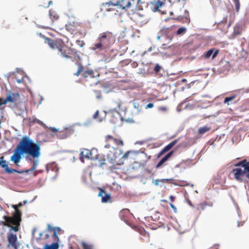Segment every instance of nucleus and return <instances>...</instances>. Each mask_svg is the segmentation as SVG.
I'll return each instance as SVG.
<instances>
[{
	"label": "nucleus",
	"instance_id": "obj_1",
	"mask_svg": "<svg viewBox=\"0 0 249 249\" xmlns=\"http://www.w3.org/2000/svg\"><path fill=\"white\" fill-rule=\"evenodd\" d=\"M40 154V144L38 143H34L32 140L26 136L22 138L14 150L10 160L18 165L20 161L22 155L27 154L36 159L38 158Z\"/></svg>",
	"mask_w": 249,
	"mask_h": 249
},
{
	"label": "nucleus",
	"instance_id": "obj_2",
	"mask_svg": "<svg viewBox=\"0 0 249 249\" xmlns=\"http://www.w3.org/2000/svg\"><path fill=\"white\" fill-rule=\"evenodd\" d=\"M22 206L21 202L18 203V205H13V208H14L15 212L12 216H7L4 215L3 219L5 222L2 221V223L4 226H8L11 228V230L14 231H18L20 229V222L21 221V213L18 209V208Z\"/></svg>",
	"mask_w": 249,
	"mask_h": 249
},
{
	"label": "nucleus",
	"instance_id": "obj_3",
	"mask_svg": "<svg viewBox=\"0 0 249 249\" xmlns=\"http://www.w3.org/2000/svg\"><path fill=\"white\" fill-rule=\"evenodd\" d=\"M98 42L94 43L92 47L93 51H103L109 48L114 42V37L110 32H104L100 34L98 38Z\"/></svg>",
	"mask_w": 249,
	"mask_h": 249
},
{
	"label": "nucleus",
	"instance_id": "obj_4",
	"mask_svg": "<svg viewBox=\"0 0 249 249\" xmlns=\"http://www.w3.org/2000/svg\"><path fill=\"white\" fill-rule=\"evenodd\" d=\"M235 166H242L244 169L237 168L232 170L235 178L238 181H242V178L246 177L249 179V162L244 160L235 164Z\"/></svg>",
	"mask_w": 249,
	"mask_h": 249
},
{
	"label": "nucleus",
	"instance_id": "obj_5",
	"mask_svg": "<svg viewBox=\"0 0 249 249\" xmlns=\"http://www.w3.org/2000/svg\"><path fill=\"white\" fill-rule=\"evenodd\" d=\"M19 99L20 95L18 92H9L4 100L0 97V107L2 105L6 104L8 102L16 103Z\"/></svg>",
	"mask_w": 249,
	"mask_h": 249
},
{
	"label": "nucleus",
	"instance_id": "obj_6",
	"mask_svg": "<svg viewBox=\"0 0 249 249\" xmlns=\"http://www.w3.org/2000/svg\"><path fill=\"white\" fill-rule=\"evenodd\" d=\"M10 230H11V229ZM11 231L13 230H9V233L7 234V239L8 241L7 247L10 248V247H12L14 249H18L19 247V243L18 242L17 236L16 234L11 232Z\"/></svg>",
	"mask_w": 249,
	"mask_h": 249
},
{
	"label": "nucleus",
	"instance_id": "obj_7",
	"mask_svg": "<svg viewBox=\"0 0 249 249\" xmlns=\"http://www.w3.org/2000/svg\"><path fill=\"white\" fill-rule=\"evenodd\" d=\"M3 157H2L0 158V166H1L2 168H4L5 171L8 173V174H11L14 172H17L19 174H22L24 171H18L17 170L13 169L11 168H9L8 167V164L7 163V161L5 160H3Z\"/></svg>",
	"mask_w": 249,
	"mask_h": 249
},
{
	"label": "nucleus",
	"instance_id": "obj_8",
	"mask_svg": "<svg viewBox=\"0 0 249 249\" xmlns=\"http://www.w3.org/2000/svg\"><path fill=\"white\" fill-rule=\"evenodd\" d=\"M98 196L102 197V202L103 203L107 202L111 198L110 194H107L102 189H100Z\"/></svg>",
	"mask_w": 249,
	"mask_h": 249
},
{
	"label": "nucleus",
	"instance_id": "obj_9",
	"mask_svg": "<svg viewBox=\"0 0 249 249\" xmlns=\"http://www.w3.org/2000/svg\"><path fill=\"white\" fill-rule=\"evenodd\" d=\"M242 28L239 24H236L233 29V32L232 35L230 37V38H234L237 36L240 35L241 34Z\"/></svg>",
	"mask_w": 249,
	"mask_h": 249
},
{
	"label": "nucleus",
	"instance_id": "obj_10",
	"mask_svg": "<svg viewBox=\"0 0 249 249\" xmlns=\"http://www.w3.org/2000/svg\"><path fill=\"white\" fill-rule=\"evenodd\" d=\"M173 151H170L163 157L156 165V168H160L165 162H166L173 155Z\"/></svg>",
	"mask_w": 249,
	"mask_h": 249
},
{
	"label": "nucleus",
	"instance_id": "obj_11",
	"mask_svg": "<svg viewBox=\"0 0 249 249\" xmlns=\"http://www.w3.org/2000/svg\"><path fill=\"white\" fill-rule=\"evenodd\" d=\"M46 170L48 173L50 171H54L56 173V176L57 175L58 169L57 167L56 164L55 162L49 163L46 165Z\"/></svg>",
	"mask_w": 249,
	"mask_h": 249
},
{
	"label": "nucleus",
	"instance_id": "obj_12",
	"mask_svg": "<svg viewBox=\"0 0 249 249\" xmlns=\"http://www.w3.org/2000/svg\"><path fill=\"white\" fill-rule=\"evenodd\" d=\"M185 12L187 13V15H186L184 17L180 16L177 18H175L174 19L181 21L183 23H189L190 22V19L189 18V12L187 10H185Z\"/></svg>",
	"mask_w": 249,
	"mask_h": 249
},
{
	"label": "nucleus",
	"instance_id": "obj_13",
	"mask_svg": "<svg viewBox=\"0 0 249 249\" xmlns=\"http://www.w3.org/2000/svg\"><path fill=\"white\" fill-rule=\"evenodd\" d=\"M218 52V50H216L214 53H213V50L210 49L206 52L204 54V55L206 58H209L212 55V59H213L217 55Z\"/></svg>",
	"mask_w": 249,
	"mask_h": 249
},
{
	"label": "nucleus",
	"instance_id": "obj_14",
	"mask_svg": "<svg viewBox=\"0 0 249 249\" xmlns=\"http://www.w3.org/2000/svg\"><path fill=\"white\" fill-rule=\"evenodd\" d=\"M80 155V158H86L90 159V157H92L91 150H89V149H85L84 151L81 152Z\"/></svg>",
	"mask_w": 249,
	"mask_h": 249
},
{
	"label": "nucleus",
	"instance_id": "obj_15",
	"mask_svg": "<svg viewBox=\"0 0 249 249\" xmlns=\"http://www.w3.org/2000/svg\"><path fill=\"white\" fill-rule=\"evenodd\" d=\"M58 243L57 242H56L53 243L51 245L46 244L44 247L43 249H58Z\"/></svg>",
	"mask_w": 249,
	"mask_h": 249
},
{
	"label": "nucleus",
	"instance_id": "obj_16",
	"mask_svg": "<svg viewBox=\"0 0 249 249\" xmlns=\"http://www.w3.org/2000/svg\"><path fill=\"white\" fill-rule=\"evenodd\" d=\"M221 65L222 66V67H224V69L222 70V71L224 72L225 71H228L230 70L231 65L229 63V62L227 61H222L221 63Z\"/></svg>",
	"mask_w": 249,
	"mask_h": 249
},
{
	"label": "nucleus",
	"instance_id": "obj_17",
	"mask_svg": "<svg viewBox=\"0 0 249 249\" xmlns=\"http://www.w3.org/2000/svg\"><path fill=\"white\" fill-rule=\"evenodd\" d=\"M37 165H38V161L37 160H34L33 161V166H32V168H31L30 169H29L28 170H26L24 171V172L22 173H23L24 172L25 173H28L29 172H31V171H34L36 169ZM22 171H23V170Z\"/></svg>",
	"mask_w": 249,
	"mask_h": 249
},
{
	"label": "nucleus",
	"instance_id": "obj_18",
	"mask_svg": "<svg viewBox=\"0 0 249 249\" xmlns=\"http://www.w3.org/2000/svg\"><path fill=\"white\" fill-rule=\"evenodd\" d=\"M37 165H38V161L37 160H34L33 161V166H32V168H31L30 169H29L28 170H26L24 171V172L22 173H23L24 172L25 173H28L29 172H31V171H34L36 169ZM22 171H23V170Z\"/></svg>",
	"mask_w": 249,
	"mask_h": 249
},
{
	"label": "nucleus",
	"instance_id": "obj_19",
	"mask_svg": "<svg viewBox=\"0 0 249 249\" xmlns=\"http://www.w3.org/2000/svg\"><path fill=\"white\" fill-rule=\"evenodd\" d=\"M45 39H46L45 42L46 43H47L51 48H52L53 49H54L55 48V46L56 44L54 42L53 40H52V39L49 38L48 37H46Z\"/></svg>",
	"mask_w": 249,
	"mask_h": 249
},
{
	"label": "nucleus",
	"instance_id": "obj_20",
	"mask_svg": "<svg viewBox=\"0 0 249 249\" xmlns=\"http://www.w3.org/2000/svg\"><path fill=\"white\" fill-rule=\"evenodd\" d=\"M210 129V128L207 126L201 127L198 129V133L199 134L202 135L208 131Z\"/></svg>",
	"mask_w": 249,
	"mask_h": 249
},
{
	"label": "nucleus",
	"instance_id": "obj_21",
	"mask_svg": "<svg viewBox=\"0 0 249 249\" xmlns=\"http://www.w3.org/2000/svg\"><path fill=\"white\" fill-rule=\"evenodd\" d=\"M177 142H178V140H175L172 141V142H171L170 143H169L168 145H167L165 147V150L169 151L170 149L172 148V147L173 146H174L177 143Z\"/></svg>",
	"mask_w": 249,
	"mask_h": 249
},
{
	"label": "nucleus",
	"instance_id": "obj_22",
	"mask_svg": "<svg viewBox=\"0 0 249 249\" xmlns=\"http://www.w3.org/2000/svg\"><path fill=\"white\" fill-rule=\"evenodd\" d=\"M92 157H90L91 160H94L97 158L98 152L96 149L93 148L91 150Z\"/></svg>",
	"mask_w": 249,
	"mask_h": 249
},
{
	"label": "nucleus",
	"instance_id": "obj_23",
	"mask_svg": "<svg viewBox=\"0 0 249 249\" xmlns=\"http://www.w3.org/2000/svg\"><path fill=\"white\" fill-rule=\"evenodd\" d=\"M232 1H233V2L234 3L236 11L238 12L240 10V4L239 0H232Z\"/></svg>",
	"mask_w": 249,
	"mask_h": 249
},
{
	"label": "nucleus",
	"instance_id": "obj_24",
	"mask_svg": "<svg viewBox=\"0 0 249 249\" xmlns=\"http://www.w3.org/2000/svg\"><path fill=\"white\" fill-rule=\"evenodd\" d=\"M161 68V67L159 64H156L154 69L155 73L158 74Z\"/></svg>",
	"mask_w": 249,
	"mask_h": 249
},
{
	"label": "nucleus",
	"instance_id": "obj_25",
	"mask_svg": "<svg viewBox=\"0 0 249 249\" xmlns=\"http://www.w3.org/2000/svg\"><path fill=\"white\" fill-rule=\"evenodd\" d=\"M235 97H236V96L234 95V96H232L231 97H226L224 101V103H227L228 105H229V102L233 100L235 98Z\"/></svg>",
	"mask_w": 249,
	"mask_h": 249
},
{
	"label": "nucleus",
	"instance_id": "obj_26",
	"mask_svg": "<svg viewBox=\"0 0 249 249\" xmlns=\"http://www.w3.org/2000/svg\"><path fill=\"white\" fill-rule=\"evenodd\" d=\"M186 31V29L184 27H181L179 28L177 31V35H181L182 34H184Z\"/></svg>",
	"mask_w": 249,
	"mask_h": 249
},
{
	"label": "nucleus",
	"instance_id": "obj_27",
	"mask_svg": "<svg viewBox=\"0 0 249 249\" xmlns=\"http://www.w3.org/2000/svg\"><path fill=\"white\" fill-rule=\"evenodd\" d=\"M83 67L81 65H79L77 71L74 74L75 75L78 76L80 72L82 71Z\"/></svg>",
	"mask_w": 249,
	"mask_h": 249
},
{
	"label": "nucleus",
	"instance_id": "obj_28",
	"mask_svg": "<svg viewBox=\"0 0 249 249\" xmlns=\"http://www.w3.org/2000/svg\"><path fill=\"white\" fill-rule=\"evenodd\" d=\"M82 246L84 249H92V246L88 245L85 243H82Z\"/></svg>",
	"mask_w": 249,
	"mask_h": 249
},
{
	"label": "nucleus",
	"instance_id": "obj_29",
	"mask_svg": "<svg viewBox=\"0 0 249 249\" xmlns=\"http://www.w3.org/2000/svg\"><path fill=\"white\" fill-rule=\"evenodd\" d=\"M114 142H115L118 145H123V142L122 140H119L116 139H113V141Z\"/></svg>",
	"mask_w": 249,
	"mask_h": 249
},
{
	"label": "nucleus",
	"instance_id": "obj_30",
	"mask_svg": "<svg viewBox=\"0 0 249 249\" xmlns=\"http://www.w3.org/2000/svg\"><path fill=\"white\" fill-rule=\"evenodd\" d=\"M155 4L156 5V7L158 8H160L163 5V3L160 0L156 1Z\"/></svg>",
	"mask_w": 249,
	"mask_h": 249
},
{
	"label": "nucleus",
	"instance_id": "obj_31",
	"mask_svg": "<svg viewBox=\"0 0 249 249\" xmlns=\"http://www.w3.org/2000/svg\"><path fill=\"white\" fill-rule=\"evenodd\" d=\"M58 137L60 139H65L68 137V134L65 132H63L59 134Z\"/></svg>",
	"mask_w": 249,
	"mask_h": 249
},
{
	"label": "nucleus",
	"instance_id": "obj_32",
	"mask_svg": "<svg viewBox=\"0 0 249 249\" xmlns=\"http://www.w3.org/2000/svg\"><path fill=\"white\" fill-rule=\"evenodd\" d=\"M151 9L153 12H157L159 10V8L156 7V5L155 3L152 4Z\"/></svg>",
	"mask_w": 249,
	"mask_h": 249
},
{
	"label": "nucleus",
	"instance_id": "obj_33",
	"mask_svg": "<svg viewBox=\"0 0 249 249\" xmlns=\"http://www.w3.org/2000/svg\"><path fill=\"white\" fill-rule=\"evenodd\" d=\"M49 15H50V17L51 18H52L53 19L56 20L58 18V17L56 15L54 16H53L52 13L51 12V11H49Z\"/></svg>",
	"mask_w": 249,
	"mask_h": 249
},
{
	"label": "nucleus",
	"instance_id": "obj_34",
	"mask_svg": "<svg viewBox=\"0 0 249 249\" xmlns=\"http://www.w3.org/2000/svg\"><path fill=\"white\" fill-rule=\"evenodd\" d=\"M92 71H90V70H89V71H85V72H84V73H83V76H84V77H87L88 75H89V74H91V72H92Z\"/></svg>",
	"mask_w": 249,
	"mask_h": 249
},
{
	"label": "nucleus",
	"instance_id": "obj_35",
	"mask_svg": "<svg viewBox=\"0 0 249 249\" xmlns=\"http://www.w3.org/2000/svg\"><path fill=\"white\" fill-rule=\"evenodd\" d=\"M168 49L171 50L173 53L175 51L176 46L175 45H171L169 46Z\"/></svg>",
	"mask_w": 249,
	"mask_h": 249
},
{
	"label": "nucleus",
	"instance_id": "obj_36",
	"mask_svg": "<svg viewBox=\"0 0 249 249\" xmlns=\"http://www.w3.org/2000/svg\"><path fill=\"white\" fill-rule=\"evenodd\" d=\"M130 6H131V2L130 1H128L126 5L124 6H122V9H125V8H129L130 7Z\"/></svg>",
	"mask_w": 249,
	"mask_h": 249
},
{
	"label": "nucleus",
	"instance_id": "obj_37",
	"mask_svg": "<svg viewBox=\"0 0 249 249\" xmlns=\"http://www.w3.org/2000/svg\"><path fill=\"white\" fill-rule=\"evenodd\" d=\"M153 107H154L153 104L150 103L146 105V108H152Z\"/></svg>",
	"mask_w": 249,
	"mask_h": 249
},
{
	"label": "nucleus",
	"instance_id": "obj_38",
	"mask_svg": "<svg viewBox=\"0 0 249 249\" xmlns=\"http://www.w3.org/2000/svg\"><path fill=\"white\" fill-rule=\"evenodd\" d=\"M36 122L39 124L44 126L45 124H44L43 122L40 120H39L38 119H36Z\"/></svg>",
	"mask_w": 249,
	"mask_h": 249
},
{
	"label": "nucleus",
	"instance_id": "obj_39",
	"mask_svg": "<svg viewBox=\"0 0 249 249\" xmlns=\"http://www.w3.org/2000/svg\"><path fill=\"white\" fill-rule=\"evenodd\" d=\"M113 138L110 136V135H108L106 137V141H110V140H112L113 141Z\"/></svg>",
	"mask_w": 249,
	"mask_h": 249
},
{
	"label": "nucleus",
	"instance_id": "obj_40",
	"mask_svg": "<svg viewBox=\"0 0 249 249\" xmlns=\"http://www.w3.org/2000/svg\"><path fill=\"white\" fill-rule=\"evenodd\" d=\"M130 152L129 151H128L126 153H125L122 157V158L124 159H125L126 158H127L128 156V155L129 154Z\"/></svg>",
	"mask_w": 249,
	"mask_h": 249
},
{
	"label": "nucleus",
	"instance_id": "obj_41",
	"mask_svg": "<svg viewBox=\"0 0 249 249\" xmlns=\"http://www.w3.org/2000/svg\"><path fill=\"white\" fill-rule=\"evenodd\" d=\"M184 103H181V104H180L177 107V110L178 111H180L181 110V107H182V106L183 105Z\"/></svg>",
	"mask_w": 249,
	"mask_h": 249
},
{
	"label": "nucleus",
	"instance_id": "obj_42",
	"mask_svg": "<svg viewBox=\"0 0 249 249\" xmlns=\"http://www.w3.org/2000/svg\"><path fill=\"white\" fill-rule=\"evenodd\" d=\"M57 233H56V230L55 231H53V236L56 238H57L58 240V237L57 236Z\"/></svg>",
	"mask_w": 249,
	"mask_h": 249
},
{
	"label": "nucleus",
	"instance_id": "obj_43",
	"mask_svg": "<svg viewBox=\"0 0 249 249\" xmlns=\"http://www.w3.org/2000/svg\"><path fill=\"white\" fill-rule=\"evenodd\" d=\"M159 109L162 111H166L167 109L165 107H159Z\"/></svg>",
	"mask_w": 249,
	"mask_h": 249
},
{
	"label": "nucleus",
	"instance_id": "obj_44",
	"mask_svg": "<svg viewBox=\"0 0 249 249\" xmlns=\"http://www.w3.org/2000/svg\"><path fill=\"white\" fill-rule=\"evenodd\" d=\"M98 113H99L98 111H97L95 113V114L93 115V118L94 119L96 118V117H97V116H98Z\"/></svg>",
	"mask_w": 249,
	"mask_h": 249
},
{
	"label": "nucleus",
	"instance_id": "obj_45",
	"mask_svg": "<svg viewBox=\"0 0 249 249\" xmlns=\"http://www.w3.org/2000/svg\"><path fill=\"white\" fill-rule=\"evenodd\" d=\"M170 206L173 208V209L174 210L175 212H176L177 211V208L173 204H170Z\"/></svg>",
	"mask_w": 249,
	"mask_h": 249
},
{
	"label": "nucleus",
	"instance_id": "obj_46",
	"mask_svg": "<svg viewBox=\"0 0 249 249\" xmlns=\"http://www.w3.org/2000/svg\"><path fill=\"white\" fill-rule=\"evenodd\" d=\"M50 129L53 132H55L57 131V129L56 128H55V127H50Z\"/></svg>",
	"mask_w": 249,
	"mask_h": 249
},
{
	"label": "nucleus",
	"instance_id": "obj_47",
	"mask_svg": "<svg viewBox=\"0 0 249 249\" xmlns=\"http://www.w3.org/2000/svg\"><path fill=\"white\" fill-rule=\"evenodd\" d=\"M56 231V233L60 231V228L59 227H56L53 229V231Z\"/></svg>",
	"mask_w": 249,
	"mask_h": 249
},
{
	"label": "nucleus",
	"instance_id": "obj_48",
	"mask_svg": "<svg viewBox=\"0 0 249 249\" xmlns=\"http://www.w3.org/2000/svg\"><path fill=\"white\" fill-rule=\"evenodd\" d=\"M53 229H54V228H53V227H52L50 225H48V230L49 231H51V230H53Z\"/></svg>",
	"mask_w": 249,
	"mask_h": 249
},
{
	"label": "nucleus",
	"instance_id": "obj_49",
	"mask_svg": "<svg viewBox=\"0 0 249 249\" xmlns=\"http://www.w3.org/2000/svg\"><path fill=\"white\" fill-rule=\"evenodd\" d=\"M110 3L112 5H114V6H116V5H119V1H117V2H116V3H112L111 2H110Z\"/></svg>",
	"mask_w": 249,
	"mask_h": 249
},
{
	"label": "nucleus",
	"instance_id": "obj_50",
	"mask_svg": "<svg viewBox=\"0 0 249 249\" xmlns=\"http://www.w3.org/2000/svg\"><path fill=\"white\" fill-rule=\"evenodd\" d=\"M159 181H160V180H159V179H156V180L155 181V184L156 185H159Z\"/></svg>",
	"mask_w": 249,
	"mask_h": 249
},
{
	"label": "nucleus",
	"instance_id": "obj_51",
	"mask_svg": "<svg viewBox=\"0 0 249 249\" xmlns=\"http://www.w3.org/2000/svg\"><path fill=\"white\" fill-rule=\"evenodd\" d=\"M174 198H175V197L173 196H170V199H171V201L172 202H173L174 200Z\"/></svg>",
	"mask_w": 249,
	"mask_h": 249
},
{
	"label": "nucleus",
	"instance_id": "obj_52",
	"mask_svg": "<svg viewBox=\"0 0 249 249\" xmlns=\"http://www.w3.org/2000/svg\"><path fill=\"white\" fill-rule=\"evenodd\" d=\"M168 150H165V147L161 150V152H160V154H162L163 153L165 152H167L168 151Z\"/></svg>",
	"mask_w": 249,
	"mask_h": 249
},
{
	"label": "nucleus",
	"instance_id": "obj_53",
	"mask_svg": "<svg viewBox=\"0 0 249 249\" xmlns=\"http://www.w3.org/2000/svg\"><path fill=\"white\" fill-rule=\"evenodd\" d=\"M61 55L64 57H68V56L65 54H64L63 53H61Z\"/></svg>",
	"mask_w": 249,
	"mask_h": 249
},
{
	"label": "nucleus",
	"instance_id": "obj_54",
	"mask_svg": "<svg viewBox=\"0 0 249 249\" xmlns=\"http://www.w3.org/2000/svg\"><path fill=\"white\" fill-rule=\"evenodd\" d=\"M152 47H150V48L148 49L147 52H150L152 51Z\"/></svg>",
	"mask_w": 249,
	"mask_h": 249
},
{
	"label": "nucleus",
	"instance_id": "obj_55",
	"mask_svg": "<svg viewBox=\"0 0 249 249\" xmlns=\"http://www.w3.org/2000/svg\"><path fill=\"white\" fill-rule=\"evenodd\" d=\"M110 147V145L109 144H107V145H105V148H109Z\"/></svg>",
	"mask_w": 249,
	"mask_h": 249
},
{
	"label": "nucleus",
	"instance_id": "obj_56",
	"mask_svg": "<svg viewBox=\"0 0 249 249\" xmlns=\"http://www.w3.org/2000/svg\"><path fill=\"white\" fill-rule=\"evenodd\" d=\"M52 3H53L52 1H51V0L49 2V3H48L49 6L51 5V4H52Z\"/></svg>",
	"mask_w": 249,
	"mask_h": 249
},
{
	"label": "nucleus",
	"instance_id": "obj_57",
	"mask_svg": "<svg viewBox=\"0 0 249 249\" xmlns=\"http://www.w3.org/2000/svg\"><path fill=\"white\" fill-rule=\"evenodd\" d=\"M157 38L158 40H160V36H158Z\"/></svg>",
	"mask_w": 249,
	"mask_h": 249
},
{
	"label": "nucleus",
	"instance_id": "obj_58",
	"mask_svg": "<svg viewBox=\"0 0 249 249\" xmlns=\"http://www.w3.org/2000/svg\"><path fill=\"white\" fill-rule=\"evenodd\" d=\"M246 92L248 93V92H249V89H247L245 91Z\"/></svg>",
	"mask_w": 249,
	"mask_h": 249
},
{
	"label": "nucleus",
	"instance_id": "obj_59",
	"mask_svg": "<svg viewBox=\"0 0 249 249\" xmlns=\"http://www.w3.org/2000/svg\"><path fill=\"white\" fill-rule=\"evenodd\" d=\"M101 94H100L99 95H98V96H97V98H101Z\"/></svg>",
	"mask_w": 249,
	"mask_h": 249
},
{
	"label": "nucleus",
	"instance_id": "obj_60",
	"mask_svg": "<svg viewBox=\"0 0 249 249\" xmlns=\"http://www.w3.org/2000/svg\"><path fill=\"white\" fill-rule=\"evenodd\" d=\"M17 82H18V83H21V80H17Z\"/></svg>",
	"mask_w": 249,
	"mask_h": 249
},
{
	"label": "nucleus",
	"instance_id": "obj_61",
	"mask_svg": "<svg viewBox=\"0 0 249 249\" xmlns=\"http://www.w3.org/2000/svg\"><path fill=\"white\" fill-rule=\"evenodd\" d=\"M188 105H186V106L184 107V109H186L188 107Z\"/></svg>",
	"mask_w": 249,
	"mask_h": 249
},
{
	"label": "nucleus",
	"instance_id": "obj_62",
	"mask_svg": "<svg viewBox=\"0 0 249 249\" xmlns=\"http://www.w3.org/2000/svg\"><path fill=\"white\" fill-rule=\"evenodd\" d=\"M170 15H173V12H170Z\"/></svg>",
	"mask_w": 249,
	"mask_h": 249
},
{
	"label": "nucleus",
	"instance_id": "obj_63",
	"mask_svg": "<svg viewBox=\"0 0 249 249\" xmlns=\"http://www.w3.org/2000/svg\"><path fill=\"white\" fill-rule=\"evenodd\" d=\"M25 107H23L22 109V112H24Z\"/></svg>",
	"mask_w": 249,
	"mask_h": 249
},
{
	"label": "nucleus",
	"instance_id": "obj_64",
	"mask_svg": "<svg viewBox=\"0 0 249 249\" xmlns=\"http://www.w3.org/2000/svg\"><path fill=\"white\" fill-rule=\"evenodd\" d=\"M182 81L183 82H184V81H186V79H182Z\"/></svg>",
	"mask_w": 249,
	"mask_h": 249
}]
</instances>
